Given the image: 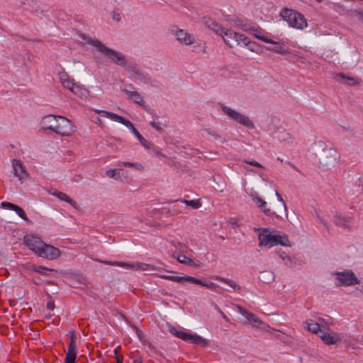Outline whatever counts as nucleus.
<instances>
[{
    "label": "nucleus",
    "instance_id": "obj_58",
    "mask_svg": "<svg viewBox=\"0 0 363 363\" xmlns=\"http://www.w3.org/2000/svg\"><path fill=\"white\" fill-rule=\"evenodd\" d=\"M142 360L140 359H135L133 361V363H142Z\"/></svg>",
    "mask_w": 363,
    "mask_h": 363
},
{
    "label": "nucleus",
    "instance_id": "obj_18",
    "mask_svg": "<svg viewBox=\"0 0 363 363\" xmlns=\"http://www.w3.org/2000/svg\"><path fill=\"white\" fill-rule=\"evenodd\" d=\"M277 245L288 247L290 246V241L285 234L280 235L271 233L268 247H272Z\"/></svg>",
    "mask_w": 363,
    "mask_h": 363
},
{
    "label": "nucleus",
    "instance_id": "obj_16",
    "mask_svg": "<svg viewBox=\"0 0 363 363\" xmlns=\"http://www.w3.org/2000/svg\"><path fill=\"white\" fill-rule=\"evenodd\" d=\"M128 269H131L133 270L147 271V272H149L152 274H157V272L161 271V269L160 268L156 267L154 265L143 263V262H136V263L128 262Z\"/></svg>",
    "mask_w": 363,
    "mask_h": 363
},
{
    "label": "nucleus",
    "instance_id": "obj_40",
    "mask_svg": "<svg viewBox=\"0 0 363 363\" xmlns=\"http://www.w3.org/2000/svg\"><path fill=\"white\" fill-rule=\"evenodd\" d=\"M77 358V354L75 350H69L66 353V358L65 363H74Z\"/></svg>",
    "mask_w": 363,
    "mask_h": 363
},
{
    "label": "nucleus",
    "instance_id": "obj_23",
    "mask_svg": "<svg viewBox=\"0 0 363 363\" xmlns=\"http://www.w3.org/2000/svg\"><path fill=\"white\" fill-rule=\"evenodd\" d=\"M122 91L126 95L128 99L132 100L135 104L140 106H143L144 104L143 98L138 91H130L126 88L123 89Z\"/></svg>",
    "mask_w": 363,
    "mask_h": 363
},
{
    "label": "nucleus",
    "instance_id": "obj_13",
    "mask_svg": "<svg viewBox=\"0 0 363 363\" xmlns=\"http://www.w3.org/2000/svg\"><path fill=\"white\" fill-rule=\"evenodd\" d=\"M240 26V28L245 30L248 32L250 34L255 35L258 39L261 40L262 41L267 43H271V44H277L275 41L273 40L265 37L264 35H262V33H263V30L259 27H255L252 26L250 24H238Z\"/></svg>",
    "mask_w": 363,
    "mask_h": 363
},
{
    "label": "nucleus",
    "instance_id": "obj_48",
    "mask_svg": "<svg viewBox=\"0 0 363 363\" xmlns=\"http://www.w3.org/2000/svg\"><path fill=\"white\" fill-rule=\"evenodd\" d=\"M150 125H151V126L152 128H154L155 129H156L159 132H161L162 130V128L160 123H157L155 121H152L150 123Z\"/></svg>",
    "mask_w": 363,
    "mask_h": 363
},
{
    "label": "nucleus",
    "instance_id": "obj_26",
    "mask_svg": "<svg viewBox=\"0 0 363 363\" xmlns=\"http://www.w3.org/2000/svg\"><path fill=\"white\" fill-rule=\"evenodd\" d=\"M306 329L319 336L320 332L323 330L321 329L320 323L315 322L313 320H307L305 323Z\"/></svg>",
    "mask_w": 363,
    "mask_h": 363
},
{
    "label": "nucleus",
    "instance_id": "obj_60",
    "mask_svg": "<svg viewBox=\"0 0 363 363\" xmlns=\"http://www.w3.org/2000/svg\"><path fill=\"white\" fill-rule=\"evenodd\" d=\"M126 86H128L129 88H131V89H133V86L131 84L127 85Z\"/></svg>",
    "mask_w": 363,
    "mask_h": 363
},
{
    "label": "nucleus",
    "instance_id": "obj_62",
    "mask_svg": "<svg viewBox=\"0 0 363 363\" xmlns=\"http://www.w3.org/2000/svg\"><path fill=\"white\" fill-rule=\"evenodd\" d=\"M117 18V21H119V18H118V16L113 17V19Z\"/></svg>",
    "mask_w": 363,
    "mask_h": 363
},
{
    "label": "nucleus",
    "instance_id": "obj_11",
    "mask_svg": "<svg viewBox=\"0 0 363 363\" xmlns=\"http://www.w3.org/2000/svg\"><path fill=\"white\" fill-rule=\"evenodd\" d=\"M170 33L176 37L177 41L181 44L190 45L195 41V38L192 34H190L185 30L180 29L177 26L172 27Z\"/></svg>",
    "mask_w": 363,
    "mask_h": 363
},
{
    "label": "nucleus",
    "instance_id": "obj_37",
    "mask_svg": "<svg viewBox=\"0 0 363 363\" xmlns=\"http://www.w3.org/2000/svg\"><path fill=\"white\" fill-rule=\"evenodd\" d=\"M277 44H274L276 46L272 48L268 47L267 49L270 51H273L276 53L284 55L288 53V50L285 49L283 46H281L279 43L276 42Z\"/></svg>",
    "mask_w": 363,
    "mask_h": 363
},
{
    "label": "nucleus",
    "instance_id": "obj_1",
    "mask_svg": "<svg viewBox=\"0 0 363 363\" xmlns=\"http://www.w3.org/2000/svg\"><path fill=\"white\" fill-rule=\"evenodd\" d=\"M41 128L52 130L61 135H69L74 132V126L67 118L54 115H47L40 121Z\"/></svg>",
    "mask_w": 363,
    "mask_h": 363
},
{
    "label": "nucleus",
    "instance_id": "obj_31",
    "mask_svg": "<svg viewBox=\"0 0 363 363\" xmlns=\"http://www.w3.org/2000/svg\"><path fill=\"white\" fill-rule=\"evenodd\" d=\"M277 138L281 142H285L288 144L293 143L294 141V138L289 133L286 131H281L278 133L277 135Z\"/></svg>",
    "mask_w": 363,
    "mask_h": 363
},
{
    "label": "nucleus",
    "instance_id": "obj_38",
    "mask_svg": "<svg viewBox=\"0 0 363 363\" xmlns=\"http://www.w3.org/2000/svg\"><path fill=\"white\" fill-rule=\"evenodd\" d=\"M33 270L43 275H48V272H57L56 269L48 268L43 266H35L33 267Z\"/></svg>",
    "mask_w": 363,
    "mask_h": 363
},
{
    "label": "nucleus",
    "instance_id": "obj_29",
    "mask_svg": "<svg viewBox=\"0 0 363 363\" xmlns=\"http://www.w3.org/2000/svg\"><path fill=\"white\" fill-rule=\"evenodd\" d=\"M259 279L263 283L271 284L274 281L275 275L273 272L265 270L260 272Z\"/></svg>",
    "mask_w": 363,
    "mask_h": 363
},
{
    "label": "nucleus",
    "instance_id": "obj_59",
    "mask_svg": "<svg viewBox=\"0 0 363 363\" xmlns=\"http://www.w3.org/2000/svg\"><path fill=\"white\" fill-rule=\"evenodd\" d=\"M360 17H361V20L362 21V23H363V12H362L360 13Z\"/></svg>",
    "mask_w": 363,
    "mask_h": 363
},
{
    "label": "nucleus",
    "instance_id": "obj_24",
    "mask_svg": "<svg viewBox=\"0 0 363 363\" xmlns=\"http://www.w3.org/2000/svg\"><path fill=\"white\" fill-rule=\"evenodd\" d=\"M1 206L4 208L11 211H15L19 217H21L24 220H28V218L25 213V211L18 206L15 205L10 202L4 201L1 203Z\"/></svg>",
    "mask_w": 363,
    "mask_h": 363
},
{
    "label": "nucleus",
    "instance_id": "obj_15",
    "mask_svg": "<svg viewBox=\"0 0 363 363\" xmlns=\"http://www.w3.org/2000/svg\"><path fill=\"white\" fill-rule=\"evenodd\" d=\"M23 242L29 250L37 255L44 242L38 237L33 235H28L24 237Z\"/></svg>",
    "mask_w": 363,
    "mask_h": 363
},
{
    "label": "nucleus",
    "instance_id": "obj_39",
    "mask_svg": "<svg viewBox=\"0 0 363 363\" xmlns=\"http://www.w3.org/2000/svg\"><path fill=\"white\" fill-rule=\"evenodd\" d=\"M98 262L104 263L107 265L121 267H124L126 269H128V262H118V261L111 262V261H101V260H98Z\"/></svg>",
    "mask_w": 363,
    "mask_h": 363
},
{
    "label": "nucleus",
    "instance_id": "obj_28",
    "mask_svg": "<svg viewBox=\"0 0 363 363\" xmlns=\"http://www.w3.org/2000/svg\"><path fill=\"white\" fill-rule=\"evenodd\" d=\"M204 22L206 26H208V28L213 30L217 35H220L221 33L223 32V29L225 28L220 26L216 21L211 18H208L205 20Z\"/></svg>",
    "mask_w": 363,
    "mask_h": 363
},
{
    "label": "nucleus",
    "instance_id": "obj_17",
    "mask_svg": "<svg viewBox=\"0 0 363 363\" xmlns=\"http://www.w3.org/2000/svg\"><path fill=\"white\" fill-rule=\"evenodd\" d=\"M12 167L14 174L18 178V180L21 181V183L28 178V174L21 162L13 159L12 160Z\"/></svg>",
    "mask_w": 363,
    "mask_h": 363
},
{
    "label": "nucleus",
    "instance_id": "obj_46",
    "mask_svg": "<svg viewBox=\"0 0 363 363\" xmlns=\"http://www.w3.org/2000/svg\"><path fill=\"white\" fill-rule=\"evenodd\" d=\"M76 83H74V80L73 79H68L67 81H65L63 84H62V86L67 89H69V90H71V89H72V87L74 86V85Z\"/></svg>",
    "mask_w": 363,
    "mask_h": 363
},
{
    "label": "nucleus",
    "instance_id": "obj_6",
    "mask_svg": "<svg viewBox=\"0 0 363 363\" xmlns=\"http://www.w3.org/2000/svg\"><path fill=\"white\" fill-rule=\"evenodd\" d=\"M218 106L223 113L226 115L229 118L236 121L237 123L250 128H255L254 123L250 119V118L245 115H243L240 112L235 111L225 106L223 104H218Z\"/></svg>",
    "mask_w": 363,
    "mask_h": 363
},
{
    "label": "nucleus",
    "instance_id": "obj_50",
    "mask_svg": "<svg viewBox=\"0 0 363 363\" xmlns=\"http://www.w3.org/2000/svg\"><path fill=\"white\" fill-rule=\"evenodd\" d=\"M238 311L240 312V313L242 314V315L245 316V318H247V314H250V313L240 306H238Z\"/></svg>",
    "mask_w": 363,
    "mask_h": 363
},
{
    "label": "nucleus",
    "instance_id": "obj_27",
    "mask_svg": "<svg viewBox=\"0 0 363 363\" xmlns=\"http://www.w3.org/2000/svg\"><path fill=\"white\" fill-rule=\"evenodd\" d=\"M50 194L52 195L56 196L60 201H65V202L68 203L69 204H70L72 206L76 208L77 203L73 199L69 198L66 194L61 192V191H58L56 189H55Z\"/></svg>",
    "mask_w": 363,
    "mask_h": 363
},
{
    "label": "nucleus",
    "instance_id": "obj_4",
    "mask_svg": "<svg viewBox=\"0 0 363 363\" xmlns=\"http://www.w3.org/2000/svg\"><path fill=\"white\" fill-rule=\"evenodd\" d=\"M88 43L96 47L101 53L111 60L115 64L124 67L125 70H126L127 66L129 65L130 62L126 61L123 54L106 47L97 39L91 40Z\"/></svg>",
    "mask_w": 363,
    "mask_h": 363
},
{
    "label": "nucleus",
    "instance_id": "obj_49",
    "mask_svg": "<svg viewBox=\"0 0 363 363\" xmlns=\"http://www.w3.org/2000/svg\"><path fill=\"white\" fill-rule=\"evenodd\" d=\"M283 261L284 262L286 265L292 267L293 262H292L291 258L289 256H284V257H283Z\"/></svg>",
    "mask_w": 363,
    "mask_h": 363
},
{
    "label": "nucleus",
    "instance_id": "obj_2",
    "mask_svg": "<svg viewBox=\"0 0 363 363\" xmlns=\"http://www.w3.org/2000/svg\"><path fill=\"white\" fill-rule=\"evenodd\" d=\"M220 35L223 38L225 44L231 48L235 44L239 46L247 47L250 50L256 52L259 47L258 45L252 42L245 35L236 33L232 29L224 28L223 32Z\"/></svg>",
    "mask_w": 363,
    "mask_h": 363
},
{
    "label": "nucleus",
    "instance_id": "obj_43",
    "mask_svg": "<svg viewBox=\"0 0 363 363\" xmlns=\"http://www.w3.org/2000/svg\"><path fill=\"white\" fill-rule=\"evenodd\" d=\"M77 339L76 335L74 333H71L70 335V341L68 346L69 350H76V345H75V340Z\"/></svg>",
    "mask_w": 363,
    "mask_h": 363
},
{
    "label": "nucleus",
    "instance_id": "obj_64",
    "mask_svg": "<svg viewBox=\"0 0 363 363\" xmlns=\"http://www.w3.org/2000/svg\"><path fill=\"white\" fill-rule=\"evenodd\" d=\"M319 320H320V321L321 323H322V322H323V323L324 322V320H323V319H319Z\"/></svg>",
    "mask_w": 363,
    "mask_h": 363
},
{
    "label": "nucleus",
    "instance_id": "obj_14",
    "mask_svg": "<svg viewBox=\"0 0 363 363\" xmlns=\"http://www.w3.org/2000/svg\"><path fill=\"white\" fill-rule=\"evenodd\" d=\"M333 222L335 225L342 228H345L349 230L352 228V218L348 216L342 215L339 212H335L334 213Z\"/></svg>",
    "mask_w": 363,
    "mask_h": 363
},
{
    "label": "nucleus",
    "instance_id": "obj_52",
    "mask_svg": "<svg viewBox=\"0 0 363 363\" xmlns=\"http://www.w3.org/2000/svg\"><path fill=\"white\" fill-rule=\"evenodd\" d=\"M276 196L277 198V200L283 203L284 210H285V211H286V205L284 201L283 200V199L281 198V195L278 193L277 191H276Z\"/></svg>",
    "mask_w": 363,
    "mask_h": 363
},
{
    "label": "nucleus",
    "instance_id": "obj_56",
    "mask_svg": "<svg viewBox=\"0 0 363 363\" xmlns=\"http://www.w3.org/2000/svg\"><path fill=\"white\" fill-rule=\"evenodd\" d=\"M218 312H219V313L221 315L222 318H223L224 320H227V321L228 320V317L226 316V315H225V314L222 311L218 310Z\"/></svg>",
    "mask_w": 363,
    "mask_h": 363
},
{
    "label": "nucleus",
    "instance_id": "obj_3",
    "mask_svg": "<svg viewBox=\"0 0 363 363\" xmlns=\"http://www.w3.org/2000/svg\"><path fill=\"white\" fill-rule=\"evenodd\" d=\"M95 112L99 113L102 117H106L111 121L120 123L127 127L138 138L141 145L146 149L150 148L149 142L144 138V137L138 132V130L134 127L133 124L126 118L121 116L116 113L109 112L104 110H95Z\"/></svg>",
    "mask_w": 363,
    "mask_h": 363
},
{
    "label": "nucleus",
    "instance_id": "obj_12",
    "mask_svg": "<svg viewBox=\"0 0 363 363\" xmlns=\"http://www.w3.org/2000/svg\"><path fill=\"white\" fill-rule=\"evenodd\" d=\"M37 255L48 260H55L61 255V252L57 247L44 242Z\"/></svg>",
    "mask_w": 363,
    "mask_h": 363
},
{
    "label": "nucleus",
    "instance_id": "obj_10",
    "mask_svg": "<svg viewBox=\"0 0 363 363\" xmlns=\"http://www.w3.org/2000/svg\"><path fill=\"white\" fill-rule=\"evenodd\" d=\"M339 286H353L359 284V281L352 270H345L335 273Z\"/></svg>",
    "mask_w": 363,
    "mask_h": 363
},
{
    "label": "nucleus",
    "instance_id": "obj_41",
    "mask_svg": "<svg viewBox=\"0 0 363 363\" xmlns=\"http://www.w3.org/2000/svg\"><path fill=\"white\" fill-rule=\"evenodd\" d=\"M121 169H109L106 172L107 177L115 179H121Z\"/></svg>",
    "mask_w": 363,
    "mask_h": 363
},
{
    "label": "nucleus",
    "instance_id": "obj_9",
    "mask_svg": "<svg viewBox=\"0 0 363 363\" xmlns=\"http://www.w3.org/2000/svg\"><path fill=\"white\" fill-rule=\"evenodd\" d=\"M126 71L133 74L135 81L143 84H151L152 80L150 75L141 70L136 62L133 61L130 62L127 66Z\"/></svg>",
    "mask_w": 363,
    "mask_h": 363
},
{
    "label": "nucleus",
    "instance_id": "obj_35",
    "mask_svg": "<svg viewBox=\"0 0 363 363\" xmlns=\"http://www.w3.org/2000/svg\"><path fill=\"white\" fill-rule=\"evenodd\" d=\"M246 319L248 323L255 327H258L261 323H262V321L252 313L247 314Z\"/></svg>",
    "mask_w": 363,
    "mask_h": 363
},
{
    "label": "nucleus",
    "instance_id": "obj_20",
    "mask_svg": "<svg viewBox=\"0 0 363 363\" xmlns=\"http://www.w3.org/2000/svg\"><path fill=\"white\" fill-rule=\"evenodd\" d=\"M185 251H179L178 250H174L172 252V257L176 259L179 262L182 264H184L189 266H193L196 267H199V265L196 264L195 262L189 257L186 256L184 254Z\"/></svg>",
    "mask_w": 363,
    "mask_h": 363
},
{
    "label": "nucleus",
    "instance_id": "obj_42",
    "mask_svg": "<svg viewBox=\"0 0 363 363\" xmlns=\"http://www.w3.org/2000/svg\"><path fill=\"white\" fill-rule=\"evenodd\" d=\"M169 332L171 334H172L173 335L176 336L178 338H180L182 340H183L184 337V335H185V333L184 331H182V330H177L176 328H173V327H171L169 328Z\"/></svg>",
    "mask_w": 363,
    "mask_h": 363
},
{
    "label": "nucleus",
    "instance_id": "obj_34",
    "mask_svg": "<svg viewBox=\"0 0 363 363\" xmlns=\"http://www.w3.org/2000/svg\"><path fill=\"white\" fill-rule=\"evenodd\" d=\"M180 203H185L188 206H191L194 209H198L201 206V203L198 199L194 200H179Z\"/></svg>",
    "mask_w": 363,
    "mask_h": 363
},
{
    "label": "nucleus",
    "instance_id": "obj_21",
    "mask_svg": "<svg viewBox=\"0 0 363 363\" xmlns=\"http://www.w3.org/2000/svg\"><path fill=\"white\" fill-rule=\"evenodd\" d=\"M251 197L253 201L262 209L265 215L276 216L277 218L279 217L275 212H271L269 208H266L267 203L259 197L257 193L251 194Z\"/></svg>",
    "mask_w": 363,
    "mask_h": 363
},
{
    "label": "nucleus",
    "instance_id": "obj_45",
    "mask_svg": "<svg viewBox=\"0 0 363 363\" xmlns=\"http://www.w3.org/2000/svg\"><path fill=\"white\" fill-rule=\"evenodd\" d=\"M172 244L174 245V247H175V250H178L179 251L182 252V251H186V248H187V246L184 244V243H182L180 242H172Z\"/></svg>",
    "mask_w": 363,
    "mask_h": 363
},
{
    "label": "nucleus",
    "instance_id": "obj_36",
    "mask_svg": "<svg viewBox=\"0 0 363 363\" xmlns=\"http://www.w3.org/2000/svg\"><path fill=\"white\" fill-rule=\"evenodd\" d=\"M120 164L126 167H134L135 169L143 172L145 169L144 166L139 162H122Z\"/></svg>",
    "mask_w": 363,
    "mask_h": 363
},
{
    "label": "nucleus",
    "instance_id": "obj_22",
    "mask_svg": "<svg viewBox=\"0 0 363 363\" xmlns=\"http://www.w3.org/2000/svg\"><path fill=\"white\" fill-rule=\"evenodd\" d=\"M318 337L327 345H334L340 341L339 335L335 333H328L323 330Z\"/></svg>",
    "mask_w": 363,
    "mask_h": 363
},
{
    "label": "nucleus",
    "instance_id": "obj_25",
    "mask_svg": "<svg viewBox=\"0 0 363 363\" xmlns=\"http://www.w3.org/2000/svg\"><path fill=\"white\" fill-rule=\"evenodd\" d=\"M260 230L259 233V246H265L268 247V245L269 244V237L271 232L269 231L267 228H260L258 229Z\"/></svg>",
    "mask_w": 363,
    "mask_h": 363
},
{
    "label": "nucleus",
    "instance_id": "obj_51",
    "mask_svg": "<svg viewBox=\"0 0 363 363\" xmlns=\"http://www.w3.org/2000/svg\"><path fill=\"white\" fill-rule=\"evenodd\" d=\"M316 216H317V218H318V220L320 222V223H322V224L323 225V226L328 229V222H327L325 219H323V218L320 215H318V213H317V215H316Z\"/></svg>",
    "mask_w": 363,
    "mask_h": 363
},
{
    "label": "nucleus",
    "instance_id": "obj_54",
    "mask_svg": "<svg viewBox=\"0 0 363 363\" xmlns=\"http://www.w3.org/2000/svg\"><path fill=\"white\" fill-rule=\"evenodd\" d=\"M155 155L157 156H162L166 157L164 155H163L160 150H154Z\"/></svg>",
    "mask_w": 363,
    "mask_h": 363
},
{
    "label": "nucleus",
    "instance_id": "obj_53",
    "mask_svg": "<svg viewBox=\"0 0 363 363\" xmlns=\"http://www.w3.org/2000/svg\"><path fill=\"white\" fill-rule=\"evenodd\" d=\"M206 132L209 134V135H211L213 137H214L216 139H220V136L217 133H216L215 131L213 130H211L210 129H207L206 130Z\"/></svg>",
    "mask_w": 363,
    "mask_h": 363
},
{
    "label": "nucleus",
    "instance_id": "obj_55",
    "mask_svg": "<svg viewBox=\"0 0 363 363\" xmlns=\"http://www.w3.org/2000/svg\"><path fill=\"white\" fill-rule=\"evenodd\" d=\"M277 252L279 254V256L282 260L284 256H288L284 252L277 251Z\"/></svg>",
    "mask_w": 363,
    "mask_h": 363
},
{
    "label": "nucleus",
    "instance_id": "obj_5",
    "mask_svg": "<svg viewBox=\"0 0 363 363\" xmlns=\"http://www.w3.org/2000/svg\"><path fill=\"white\" fill-rule=\"evenodd\" d=\"M279 15L293 28L303 30L308 26L303 15L294 9L284 8L280 11Z\"/></svg>",
    "mask_w": 363,
    "mask_h": 363
},
{
    "label": "nucleus",
    "instance_id": "obj_30",
    "mask_svg": "<svg viewBox=\"0 0 363 363\" xmlns=\"http://www.w3.org/2000/svg\"><path fill=\"white\" fill-rule=\"evenodd\" d=\"M336 77H337V78H340L342 80H344L345 81L344 83L347 84V85L354 86V85H358L360 83L359 79L352 77L346 76L345 74H344L342 72L337 74Z\"/></svg>",
    "mask_w": 363,
    "mask_h": 363
},
{
    "label": "nucleus",
    "instance_id": "obj_32",
    "mask_svg": "<svg viewBox=\"0 0 363 363\" xmlns=\"http://www.w3.org/2000/svg\"><path fill=\"white\" fill-rule=\"evenodd\" d=\"M214 279L216 280H217V281H220L221 282H223V283L228 284V286H230L231 288H233L235 290H240V286L239 285H238L235 281H233L231 279H227V278H224V277H219V276L215 277Z\"/></svg>",
    "mask_w": 363,
    "mask_h": 363
},
{
    "label": "nucleus",
    "instance_id": "obj_7",
    "mask_svg": "<svg viewBox=\"0 0 363 363\" xmlns=\"http://www.w3.org/2000/svg\"><path fill=\"white\" fill-rule=\"evenodd\" d=\"M160 277L170 280L172 281L181 283L183 281H187L192 284L201 285L202 286H204L208 289H214L216 287V284L211 281H207L204 280H201L197 279L194 277L191 276H184V277H177V276H169V275H164V274H160Z\"/></svg>",
    "mask_w": 363,
    "mask_h": 363
},
{
    "label": "nucleus",
    "instance_id": "obj_33",
    "mask_svg": "<svg viewBox=\"0 0 363 363\" xmlns=\"http://www.w3.org/2000/svg\"><path fill=\"white\" fill-rule=\"evenodd\" d=\"M70 91L81 98L86 96L88 94V91L86 89L82 88L77 84L74 85V86L72 87V89H71Z\"/></svg>",
    "mask_w": 363,
    "mask_h": 363
},
{
    "label": "nucleus",
    "instance_id": "obj_61",
    "mask_svg": "<svg viewBox=\"0 0 363 363\" xmlns=\"http://www.w3.org/2000/svg\"><path fill=\"white\" fill-rule=\"evenodd\" d=\"M245 169L247 171H249V172H252V169H249V168H248V167H245Z\"/></svg>",
    "mask_w": 363,
    "mask_h": 363
},
{
    "label": "nucleus",
    "instance_id": "obj_57",
    "mask_svg": "<svg viewBox=\"0 0 363 363\" xmlns=\"http://www.w3.org/2000/svg\"><path fill=\"white\" fill-rule=\"evenodd\" d=\"M48 308H50V309H53L54 308V303H48Z\"/></svg>",
    "mask_w": 363,
    "mask_h": 363
},
{
    "label": "nucleus",
    "instance_id": "obj_8",
    "mask_svg": "<svg viewBox=\"0 0 363 363\" xmlns=\"http://www.w3.org/2000/svg\"><path fill=\"white\" fill-rule=\"evenodd\" d=\"M337 158V151L331 147L323 148L318 157L320 164L326 169L333 167L336 162Z\"/></svg>",
    "mask_w": 363,
    "mask_h": 363
},
{
    "label": "nucleus",
    "instance_id": "obj_19",
    "mask_svg": "<svg viewBox=\"0 0 363 363\" xmlns=\"http://www.w3.org/2000/svg\"><path fill=\"white\" fill-rule=\"evenodd\" d=\"M183 340L190 343L201 345L202 347H206L209 345V342L203 337L197 334H193L186 332L185 333Z\"/></svg>",
    "mask_w": 363,
    "mask_h": 363
},
{
    "label": "nucleus",
    "instance_id": "obj_63",
    "mask_svg": "<svg viewBox=\"0 0 363 363\" xmlns=\"http://www.w3.org/2000/svg\"><path fill=\"white\" fill-rule=\"evenodd\" d=\"M117 18V21H119V18H118V16L113 17V19Z\"/></svg>",
    "mask_w": 363,
    "mask_h": 363
},
{
    "label": "nucleus",
    "instance_id": "obj_47",
    "mask_svg": "<svg viewBox=\"0 0 363 363\" xmlns=\"http://www.w3.org/2000/svg\"><path fill=\"white\" fill-rule=\"evenodd\" d=\"M69 75L66 72L60 73V79L62 83V84L65 82L69 79Z\"/></svg>",
    "mask_w": 363,
    "mask_h": 363
},
{
    "label": "nucleus",
    "instance_id": "obj_44",
    "mask_svg": "<svg viewBox=\"0 0 363 363\" xmlns=\"http://www.w3.org/2000/svg\"><path fill=\"white\" fill-rule=\"evenodd\" d=\"M241 162H242L245 164H248L252 166L264 169V167L255 160L243 159L241 160Z\"/></svg>",
    "mask_w": 363,
    "mask_h": 363
}]
</instances>
